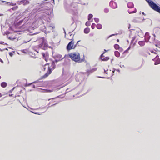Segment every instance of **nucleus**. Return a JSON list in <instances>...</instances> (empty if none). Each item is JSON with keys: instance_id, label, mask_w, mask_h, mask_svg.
Instances as JSON below:
<instances>
[{"instance_id": "45", "label": "nucleus", "mask_w": 160, "mask_h": 160, "mask_svg": "<svg viewBox=\"0 0 160 160\" xmlns=\"http://www.w3.org/2000/svg\"><path fill=\"white\" fill-rule=\"evenodd\" d=\"M104 50L105 52L103 53V54H104V53H105V52H106L107 51H106V50H105V49H104Z\"/></svg>"}, {"instance_id": "21", "label": "nucleus", "mask_w": 160, "mask_h": 160, "mask_svg": "<svg viewBox=\"0 0 160 160\" xmlns=\"http://www.w3.org/2000/svg\"><path fill=\"white\" fill-rule=\"evenodd\" d=\"M97 28L98 29H101L102 28V26L100 24H98L96 26Z\"/></svg>"}, {"instance_id": "2", "label": "nucleus", "mask_w": 160, "mask_h": 160, "mask_svg": "<svg viewBox=\"0 0 160 160\" xmlns=\"http://www.w3.org/2000/svg\"><path fill=\"white\" fill-rule=\"evenodd\" d=\"M68 56L72 60L76 62H81V60H80V55L78 52L71 53H70Z\"/></svg>"}, {"instance_id": "64", "label": "nucleus", "mask_w": 160, "mask_h": 160, "mask_svg": "<svg viewBox=\"0 0 160 160\" xmlns=\"http://www.w3.org/2000/svg\"><path fill=\"white\" fill-rule=\"evenodd\" d=\"M122 67H124V65H123V66H122Z\"/></svg>"}, {"instance_id": "32", "label": "nucleus", "mask_w": 160, "mask_h": 160, "mask_svg": "<svg viewBox=\"0 0 160 160\" xmlns=\"http://www.w3.org/2000/svg\"><path fill=\"white\" fill-rule=\"evenodd\" d=\"M94 20L95 22L96 23L98 22L99 21V19L98 18H94Z\"/></svg>"}, {"instance_id": "37", "label": "nucleus", "mask_w": 160, "mask_h": 160, "mask_svg": "<svg viewBox=\"0 0 160 160\" xmlns=\"http://www.w3.org/2000/svg\"><path fill=\"white\" fill-rule=\"evenodd\" d=\"M130 47H129L126 50L124 51V52H127L128 50H129L130 49Z\"/></svg>"}, {"instance_id": "57", "label": "nucleus", "mask_w": 160, "mask_h": 160, "mask_svg": "<svg viewBox=\"0 0 160 160\" xmlns=\"http://www.w3.org/2000/svg\"><path fill=\"white\" fill-rule=\"evenodd\" d=\"M154 35V37L155 38V34H154V35Z\"/></svg>"}, {"instance_id": "22", "label": "nucleus", "mask_w": 160, "mask_h": 160, "mask_svg": "<svg viewBox=\"0 0 160 160\" xmlns=\"http://www.w3.org/2000/svg\"><path fill=\"white\" fill-rule=\"evenodd\" d=\"M48 28L51 30H52L53 29L55 28V26L53 25H51L48 27Z\"/></svg>"}, {"instance_id": "53", "label": "nucleus", "mask_w": 160, "mask_h": 160, "mask_svg": "<svg viewBox=\"0 0 160 160\" xmlns=\"http://www.w3.org/2000/svg\"><path fill=\"white\" fill-rule=\"evenodd\" d=\"M33 87L34 88H35V85H33Z\"/></svg>"}, {"instance_id": "24", "label": "nucleus", "mask_w": 160, "mask_h": 160, "mask_svg": "<svg viewBox=\"0 0 160 160\" xmlns=\"http://www.w3.org/2000/svg\"><path fill=\"white\" fill-rule=\"evenodd\" d=\"M109 58L108 57H106L103 58H102L101 60L103 61H107L108 60Z\"/></svg>"}, {"instance_id": "17", "label": "nucleus", "mask_w": 160, "mask_h": 160, "mask_svg": "<svg viewBox=\"0 0 160 160\" xmlns=\"http://www.w3.org/2000/svg\"><path fill=\"white\" fill-rule=\"evenodd\" d=\"M138 44L141 46H143L145 44V42L144 41H140L138 42Z\"/></svg>"}, {"instance_id": "42", "label": "nucleus", "mask_w": 160, "mask_h": 160, "mask_svg": "<svg viewBox=\"0 0 160 160\" xmlns=\"http://www.w3.org/2000/svg\"><path fill=\"white\" fill-rule=\"evenodd\" d=\"M9 55L11 56H12V52H9Z\"/></svg>"}, {"instance_id": "18", "label": "nucleus", "mask_w": 160, "mask_h": 160, "mask_svg": "<svg viewBox=\"0 0 160 160\" xmlns=\"http://www.w3.org/2000/svg\"><path fill=\"white\" fill-rule=\"evenodd\" d=\"M20 2L23 4L24 5L28 4L29 2L28 1H20Z\"/></svg>"}, {"instance_id": "52", "label": "nucleus", "mask_w": 160, "mask_h": 160, "mask_svg": "<svg viewBox=\"0 0 160 160\" xmlns=\"http://www.w3.org/2000/svg\"><path fill=\"white\" fill-rule=\"evenodd\" d=\"M0 51H2L3 50H2L0 48Z\"/></svg>"}, {"instance_id": "6", "label": "nucleus", "mask_w": 160, "mask_h": 160, "mask_svg": "<svg viewBox=\"0 0 160 160\" xmlns=\"http://www.w3.org/2000/svg\"><path fill=\"white\" fill-rule=\"evenodd\" d=\"M46 19V16L45 15H43L42 16L39 17V20H36L35 23L38 24H41L44 23L43 20H45Z\"/></svg>"}, {"instance_id": "38", "label": "nucleus", "mask_w": 160, "mask_h": 160, "mask_svg": "<svg viewBox=\"0 0 160 160\" xmlns=\"http://www.w3.org/2000/svg\"><path fill=\"white\" fill-rule=\"evenodd\" d=\"M97 69V68H94V69H93L92 70V72H93L94 71H95Z\"/></svg>"}, {"instance_id": "30", "label": "nucleus", "mask_w": 160, "mask_h": 160, "mask_svg": "<svg viewBox=\"0 0 160 160\" xmlns=\"http://www.w3.org/2000/svg\"><path fill=\"white\" fill-rule=\"evenodd\" d=\"M104 12L105 13H108L109 12V9L108 8H105L104 9Z\"/></svg>"}, {"instance_id": "61", "label": "nucleus", "mask_w": 160, "mask_h": 160, "mask_svg": "<svg viewBox=\"0 0 160 160\" xmlns=\"http://www.w3.org/2000/svg\"><path fill=\"white\" fill-rule=\"evenodd\" d=\"M79 42V41H78L77 42V44H78V42Z\"/></svg>"}, {"instance_id": "3", "label": "nucleus", "mask_w": 160, "mask_h": 160, "mask_svg": "<svg viewBox=\"0 0 160 160\" xmlns=\"http://www.w3.org/2000/svg\"><path fill=\"white\" fill-rule=\"evenodd\" d=\"M149 6L154 10L160 13V8L151 0H146Z\"/></svg>"}, {"instance_id": "50", "label": "nucleus", "mask_w": 160, "mask_h": 160, "mask_svg": "<svg viewBox=\"0 0 160 160\" xmlns=\"http://www.w3.org/2000/svg\"><path fill=\"white\" fill-rule=\"evenodd\" d=\"M8 50V49L7 48H6L5 49H3V50Z\"/></svg>"}, {"instance_id": "60", "label": "nucleus", "mask_w": 160, "mask_h": 160, "mask_svg": "<svg viewBox=\"0 0 160 160\" xmlns=\"http://www.w3.org/2000/svg\"><path fill=\"white\" fill-rule=\"evenodd\" d=\"M113 60V59H112L111 60V61L112 62V60Z\"/></svg>"}, {"instance_id": "10", "label": "nucleus", "mask_w": 160, "mask_h": 160, "mask_svg": "<svg viewBox=\"0 0 160 160\" xmlns=\"http://www.w3.org/2000/svg\"><path fill=\"white\" fill-rule=\"evenodd\" d=\"M150 37L149 36L148 32H146L145 35V40L146 42L149 41Z\"/></svg>"}, {"instance_id": "26", "label": "nucleus", "mask_w": 160, "mask_h": 160, "mask_svg": "<svg viewBox=\"0 0 160 160\" xmlns=\"http://www.w3.org/2000/svg\"><path fill=\"white\" fill-rule=\"evenodd\" d=\"M93 15L92 14H90L88 16V20H90L91 18L92 17Z\"/></svg>"}, {"instance_id": "19", "label": "nucleus", "mask_w": 160, "mask_h": 160, "mask_svg": "<svg viewBox=\"0 0 160 160\" xmlns=\"http://www.w3.org/2000/svg\"><path fill=\"white\" fill-rule=\"evenodd\" d=\"M90 32V29L88 28H87L84 29V32L85 33H88Z\"/></svg>"}, {"instance_id": "35", "label": "nucleus", "mask_w": 160, "mask_h": 160, "mask_svg": "<svg viewBox=\"0 0 160 160\" xmlns=\"http://www.w3.org/2000/svg\"><path fill=\"white\" fill-rule=\"evenodd\" d=\"M18 6H16L14 7H13L12 8V9L13 10H16L17 8H18Z\"/></svg>"}, {"instance_id": "8", "label": "nucleus", "mask_w": 160, "mask_h": 160, "mask_svg": "<svg viewBox=\"0 0 160 160\" xmlns=\"http://www.w3.org/2000/svg\"><path fill=\"white\" fill-rule=\"evenodd\" d=\"M110 6L113 9L117 8V6L116 2L113 1H111L109 3Z\"/></svg>"}, {"instance_id": "58", "label": "nucleus", "mask_w": 160, "mask_h": 160, "mask_svg": "<svg viewBox=\"0 0 160 160\" xmlns=\"http://www.w3.org/2000/svg\"><path fill=\"white\" fill-rule=\"evenodd\" d=\"M64 33H65V34H66V32H65V31H64Z\"/></svg>"}, {"instance_id": "47", "label": "nucleus", "mask_w": 160, "mask_h": 160, "mask_svg": "<svg viewBox=\"0 0 160 160\" xmlns=\"http://www.w3.org/2000/svg\"><path fill=\"white\" fill-rule=\"evenodd\" d=\"M2 96V95L1 94V93H0V97Z\"/></svg>"}, {"instance_id": "1", "label": "nucleus", "mask_w": 160, "mask_h": 160, "mask_svg": "<svg viewBox=\"0 0 160 160\" xmlns=\"http://www.w3.org/2000/svg\"><path fill=\"white\" fill-rule=\"evenodd\" d=\"M49 65V63H46V64L44 66H43V69L45 70L46 68H47L48 69V71L47 73H46L44 75V77H47L49 74H50L52 70H53L55 67V63L54 62H51V65L50 67L48 66Z\"/></svg>"}, {"instance_id": "12", "label": "nucleus", "mask_w": 160, "mask_h": 160, "mask_svg": "<svg viewBox=\"0 0 160 160\" xmlns=\"http://www.w3.org/2000/svg\"><path fill=\"white\" fill-rule=\"evenodd\" d=\"M7 34V37H8V39H9L10 40H13L16 38L15 36H13V35L10 36V35H9V34Z\"/></svg>"}, {"instance_id": "51", "label": "nucleus", "mask_w": 160, "mask_h": 160, "mask_svg": "<svg viewBox=\"0 0 160 160\" xmlns=\"http://www.w3.org/2000/svg\"><path fill=\"white\" fill-rule=\"evenodd\" d=\"M142 14L144 15H145V14H144V12H142Z\"/></svg>"}, {"instance_id": "59", "label": "nucleus", "mask_w": 160, "mask_h": 160, "mask_svg": "<svg viewBox=\"0 0 160 160\" xmlns=\"http://www.w3.org/2000/svg\"><path fill=\"white\" fill-rule=\"evenodd\" d=\"M119 49H120L119 51H120V49H122V48H119Z\"/></svg>"}, {"instance_id": "44", "label": "nucleus", "mask_w": 160, "mask_h": 160, "mask_svg": "<svg viewBox=\"0 0 160 160\" xmlns=\"http://www.w3.org/2000/svg\"><path fill=\"white\" fill-rule=\"evenodd\" d=\"M0 61L2 62V63H3V61L0 58Z\"/></svg>"}, {"instance_id": "9", "label": "nucleus", "mask_w": 160, "mask_h": 160, "mask_svg": "<svg viewBox=\"0 0 160 160\" xmlns=\"http://www.w3.org/2000/svg\"><path fill=\"white\" fill-rule=\"evenodd\" d=\"M63 58H62V55L58 54L55 56V61L57 62L58 61L61 60Z\"/></svg>"}, {"instance_id": "46", "label": "nucleus", "mask_w": 160, "mask_h": 160, "mask_svg": "<svg viewBox=\"0 0 160 160\" xmlns=\"http://www.w3.org/2000/svg\"><path fill=\"white\" fill-rule=\"evenodd\" d=\"M99 78H105L104 77H99Z\"/></svg>"}, {"instance_id": "48", "label": "nucleus", "mask_w": 160, "mask_h": 160, "mask_svg": "<svg viewBox=\"0 0 160 160\" xmlns=\"http://www.w3.org/2000/svg\"><path fill=\"white\" fill-rule=\"evenodd\" d=\"M3 15V14H0V16H2Z\"/></svg>"}, {"instance_id": "15", "label": "nucleus", "mask_w": 160, "mask_h": 160, "mask_svg": "<svg viewBox=\"0 0 160 160\" xmlns=\"http://www.w3.org/2000/svg\"><path fill=\"white\" fill-rule=\"evenodd\" d=\"M136 12V9L134 8H133L132 10H131V9H129L128 10V12L129 13H135Z\"/></svg>"}, {"instance_id": "43", "label": "nucleus", "mask_w": 160, "mask_h": 160, "mask_svg": "<svg viewBox=\"0 0 160 160\" xmlns=\"http://www.w3.org/2000/svg\"><path fill=\"white\" fill-rule=\"evenodd\" d=\"M32 112L33 113H35V114H39V115H40V114L38 113H35V112Z\"/></svg>"}, {"instance_id": "29", "label": "nucleus", "mask_w": 160, "mask_h": 160, "mask_svg": "<svg viewBox=\"0 0 160 160\" xmlns=\"http://www.w3.org/2000/svg\"><path fill=\"white\" fill-rule=\"evenodd\" d=\"M96 24L95 23H92L91 26V28L92 29H94L95 27Z\"/></svg>"}, {"instance_id": "23", "label": "nucleus", "mask_w": 160, "mask_h": 160, "mask_svg": "<svg viewBox=\"0 0 160 160\" xmlns=\"http://www.w3.org/2000/svg\"><path fill=\"white\" fill-rule=\"evenodd\" d=\"M7 85V83L5 82H3L1 84V86L3 88H5Z\"/></svg>"}, {"instance_id": "11", "label": "nucleus", "mask_w": 160, "mask_h": 160, "mask_svg": "<svg viewBox=\"0 0 160 160\" xmlns=\"http://www.w3.org/2000/svg\"><path fill=\"white\" fill-rule=\"evenodd\" d=\"M143 21V20H140L139 18H136L133 20V21L135 23H140L142 22Z\"/></svg>"}, {"instance_id": "25", "label": "nucleus", "mask_w": 160, "mask_h": 160, "mask_svg": "<svg viewBox=\"0 0 160 160\" xmlns=\"http://www.w3.org/2000/svg\"><path fill=\"white\" fill-rule=\"evenodd\" d=\"M104 73H105L108 74H109L110 73V72H111V70L108 71V70H105L104 69Z\"/></svg>"}, {"instance_id": "20", "label": "nucleus", "mask_w": 160, "mask_h": 160, "mask_svg": "<svg viewBox=\"0 0 160 160\" xmlns=\"http://www.w3.org/2000/svg\"><path fill=\"white\" fill-rule=\"evenodd\" d=\"M115 55L117 57H120V53L118 51H116L114 52Z\"/></svg>"}, {"instance_id": "28", "label": "nucleus", "mask_w": 160, "mask_h": 160, "mask_svg": "<svg viewBox=\"0 0 160 160\" xmlns=\"http://www.w3.org/2000/svg\"><path fill=\"white\" fill-rule=\"evenodd\" d=\"M44 91H45V92H52L53 91L52 90H48V89H45L44 90Z\"/></svg>"}, {"instance_id": "41", "label": "nucleus", "mask_w": 160, "mask_h": 160, "mask_svg": "<svg viewBox=\"0 0 160 160\" xmlns=\"http://www.w3.org/2000/svg\"><path fill=\"white\" fill-rule=\"evenodd\" d=\"M103 53L101 55V59L102 58H104V56L103 55Z\"/></svg>"}, {"instance_id": "40", "label": "nucleus", "mask_w": 160, "mask_h": 160, "mask_svg": "<svg viewBox=\"0 0 160 160\" xmlns=\"http://www.w3.org/2000/svg\"><path fill=\"white\" fill-rule=\"evenodd\" d=\"M117 34H112V35H110L109 37H111L113 36L117 35Z\"/></svg>"}, {"instance_id": "33", "label": "nucleus", "mask_w": 160, "mask_h": 160, "mask_svg": "<svg viewBox=\"0 0 160 160\" xmlns=\"http://www.w3.org/2000/svg\"><path fill=\"white\" fill-rule=\"evenodd\" d=\"M155 46L156 47H159V46H160V42L158 41L157 44H155Z\"/></svg>"}, {"instance_id": "55", "label": "nucleus", "mask_w": 160, "mask_h": 160, "mask_svg": "<svg viewBox=\"0 0 160 160\" xmlns=\"http://www.w3.org/2000/svg\"><path fill=\"white\" fill-rule=\"evenodd\" d=\"M117 42H118L119 41V40L118 39H117Z\"/></svg>"}, {"instance_id": "4", "label": "nucleus", "mask_w": 160, "mask_h": 160, "mask_svg": "<svg viewBox=\"0 0 160 160\" xmlns=\"http://www.w3.org/2000/svg\"><path fill=\"white\" fill-rule=\"evenodd\" d=\"M76 45L74 44V42L72 41L69 43L67 47V49L68 51L74 49L76 47Z\"/></svg>"}, {"instance_id": "5", "label": "nucleus", "mask_w": 160, "mask_h": 160, "mask_svg": "<svg viewBox=\"0 0 160 160\" xmlns=\"http://www.w3.org/2000/svg\"><path fill=\"white\" fill-rule=\"evenodd\" d=\"M39 47L44 50L47 49L48 47L47 41L44 39H42V42L41 44L39 45Z\"/></svg>"}, {"instance_id": "14", "label": "nucleus", "mask_w": 160, "mask_h": 160, "mask_svg": "<svg viewBox=\"0 0 160 160\" xmlns=\"http://www.w3.org/2000/svg\"><path fill=\"white\" fill-rule=\"evenodd\" d=\"M127 6L128 8H133L134 5L132 2H129Z\"/></svg>"}, {"instance_id": "54", "label": "nucleus", "mask_w": 160, "mask_h": 160, "mask_svg": "<svg viewBox=\"0 0 160 160\" xmlns=\"http://www.w3.org/2000/svg\"><path fill=\"white\" fill-rule=\"evenodd\" d=\"M16 5V3H14V4H13L12 5Z\"/></svg>"}, {"instance_id": "13", "label": "nucleus", "mask_w": 160, "mask_h": 160, "mask_svg": "<svg viewBox=\"0 0 160 160\" xmlns=\"http://www.w3.org/2000/svg\"><path fill=\"white\" fill-rule=\"evenodd\" d=\"M42 56H43V57L45 59V60L46 61V62H48V60L47 58L48 57V54L47 53L45 54V53H43L42 54Z\"/></svg>"}, {"instance_id": "31", "label": "nucleus", "mask_w": 160, "mask_h": 160, "mask_svg": "<svg viewBox=\"0 0 160 160\" xmlns=\"http://www.w3.org/2000/svg\"><path fill=\"white\" fill-rule=\"evenodd\" d=\"M86 25L87 26H89L90 25V23L89 22H87L86 23Z\"/></svg>"}, {"instance_id": "16", "label": "nucleus", "mask_w": 160, "mask_h": 160, "mask_svg": "<svg viewBox=\"0 0 160 160\" xmlns=\"http://www.w3.org/2000/svg\"><path fill=\"white\" fill-rule=\"evenodd\" d=\"M52 0H45L44 1V2H43L42 3V4H45L48 2H51ZM53 3L54 4V0H53Z\"/></svg>"}, {"instance_id": "62", "label": "nucleus", "mask_w": 160, "mask_h": 160, "mask_svg": "<svg viewBox=\"0 0 160 160\" xmlns=\"http://www.w3.org/2000/svg\"><path fill=\"white\" fill-rule=\"evenodd\" d=\"M36 82H33V83H36Z\"/></svg>"}, {"instance_id": "49", "label": "nucleus", "mask_w": 160, "mask_h": 160, "mask_svg": "<svg viewBox=\"0 0 160 160\" xmlns=\"http://www.w3.org/2000/svg\"><path fill=\"white\" fill-rule=\"evenodd\" d=\"M117 70V71H118V72H120V70H119V69H118Z\"/></svg>"}, {"instance_id": "27", "label": "nucleus", "mask_w": 160, "mask_h": 160, "mask_svg": "<svg viewBox=\"0 0 160 160\" xmlns=\"http://www.w3.org/2000/svg\"><path fill=\"white\" fill-rule=\"evenodd\" d=\"M114 47L116 49H118L119 48V46L117 44H116L114 45Z\"/></svg>"}, {"instance_id": "36", "label": "nucleus", "mask_w": 160, "mask_h": 160, "mask_svg": "<svg viewBox=\"0 0 160 160\" xmlns=\"http://www.w3.org/2000/svg\"><path fill=\"white\" fill-rule=\"evenodd\" d=\"M31 40V39H29V40H28V41H25L24 40V43H26L30 41Z\"/></svg>"}, {"instance_id": "56", "label": "nucleus", "mask_w": 160, "mask_h": 160, "mask_svg": "<svg viewBox=\"0 0 160 160\" xmlns=\"http://www.w3.org/2000/svg\"><path fill=\"white\" fill-rule=\"evenodd\" d=\"M130 25L129 24V27H128V28H129V29H130Z\"/></svg>"}, {"instance_id": "7", "label": "nucleus", "mask_w": 160, "mask_h": 160, "mask_svg": "<svg viewBox=\"0 0 160 160\" xmlns=\"http://www.w3.org/2000/svg\"><path fill=\"white\" fill-rule=\"evenodd\" d=\"M151 53L155 54V55H154V56H155V58L152 59V60L154 61L155 62L154 63L155 65H157L160 63V58H159V57L158 55H156V53H154L153 51H152Z\"/></svg>"}, {"instance_id": "63", "label": "nucleus", "mask_w": 160, "mask_h": 160, "mask_svg": "<svg viewBox=\"0 0 160 160\" xmlns=\"http://www.w3.org/2000/svg\"><path fill=\"white\" fill-rule=\"evenodd\" d=\"M154 39H155V38H154V40H152V41H154Z\"/></svg>"}, {"instance_id": "39", "label": "nucleus", "mask_w": 160, "mask_h": 160, "mask_svg": "<svg viewBox=\"0 0 160 160\" xmlns=\"http://www.w3.org/2000/svg\"><path fill=\"white\" fill-rule=\"evenodd\" d=\"M115 71V70L114 69L113 71H112V74L111 75V76H112L113 75V73H114V72Z\"/></svg>"}, {"instance_id": "34", "label": "nucleus", "mask_w": 160, "mask_h": 160, "mask_svg": "<svg viewBox=\"0 0 160 160\" xmlns=\"http://www.w3.org/2000/svg\"><path fill=\"white\" fill-rule=\"evenodd\" d=\"M0 44H3V45H7V44L5 43H4L3 42L0 41Z\"/></svg>"}]
</instances>
